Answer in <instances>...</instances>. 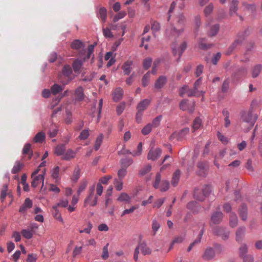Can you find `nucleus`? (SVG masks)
Listing matches in <instances>:
<instances>
[{
    "label": "nucleus",
    "instance_id": "obj_24",
    "mask_svg": "<svg viewBox=\"0 0 262 262\" xmlns=\"http://www.w3.org/2000/svg\"><path fill=\"white\" fill-rule=\"evenodd\" d=\"M75 96L76 100L79 101H82L84 99V95L82 86H79L75 90Z\"/></svg>",
    "mask_w": 262,
    "mask_h": 262
},
{
    "label": "nucleus",
    "instance_id": "obj_47",
    "mask_svg": "<svg viewBox=\"0 0 262 262\" xmlns=\"http://www.w3.org/2000/svg\"><path fill=\"white\" fill-rule=\"evenodd\" d=\"M21 233L24 238L28 239L31 238L33 235V232L31 230L27 229L22 230Z\"/></svg>",
    "mask_w": 262,
    "mask_h": 262
},
{
    "label": "nucleus",
    "instance_id": "obj_58",
    "mask_svg": "<svg viewBox=\"0 0 262 262\" xmlns=\"http://www.w3.org/2000/svg\"><path fill=\"white\" fill-rule=\"evenodd\" d=\"M213 5L212 3H210L204 9V12L205 16H208L210 15L213 11Z\"/></svg>",
    "mask_w": 262,
    "mask_h": 262
},
{
    "label": "nucleus",
    "instance_id": "obj_15",
    "mask_svg": "<svg viewBox=\"0 0 262 262\" xmlns=\"http://www.w3.org/2000/svg\"><path fill=\"white\" fill-rule=\"evenodd\" d=\"M123 91L121 88H116L113 92V99L114 101L118 102L120 101L123 96Z\"/></svg>",
    "mask_w": 262,
    "mask_h": 262
},
{
    "label": "nucleus",
    "instance_id": "obj_14",
    "mask_svg": "<svg viewBox=\"0 0 262 262\" xmlns=\"http://www.w3.org/2000/svg\"><path fill=\"white\" fill-rule=\"evenodd\" d=\"M223 214L221 211L214 212L211 216V221L214 224H220L223 219Z\"/></svg>",
    "mask_w": 262,
    "mask_h": 262
},
{
    "label": "nucleus",
    "instance_id": "obj_59",
    "mask_svg": "<svg viewBox=\"0 0 262 262\" xmlns=\"http://www.w3.org/2000/svg\"><path fill=\"white\" fill-rule=\"evenodd\" d=\"M60 168L58 166H56L52 170V177L56 181L59 179Z\"/></svg>",
    "mask_w": 262,
    "mask_h": 262
},
{
    "label": "nucleus",
    "instance_id": "obj_13",
    "mask_svg": "<svg viewBox=\"0 0 262 262\" xmlns=\"http://www.w3.org/2000/svg\"><path fill=\"white\" fill-rule=\"evenodd\" d=\"M23 154L24 155L23 158L25 159L27 157V160H29L31 159L33 155V151L31 149V144L29 143L26 144L23 150Z\"/></svg>",
    "mask_w": 262,
    "mask_h": 262
},
{
    "label": "nucleus",
    "instance_id": "obj_52",
    "mask_svg": "<svg viewBox=\"0 0 262 262\" xmlns=\"http://www.w3.org/2000/svg\"><path fill=\"white\" fill-rule=\"evenodd\" d=\"M103 139V135L102 134L99 135V136L97 138L94 146V149L95 150H98V149L100 147L101 143L102 142Z\"/></svg>",
    "mask_w": 262,
    "mask_h": 262
},
{
    "label": "nucleus",
    "instance_id": "obj_5",
    "mask_svg": "<svg viewBox=\"0 0 262 262\" xmlns=\"http://www.w3.org/2000/svg\"><path fill=\"white\" fill-rule=\"evenodd\" d=\"M95 184L92 185L88 190V194L84 200L83 205L84 207L89 205L95 206L97 204L98 196L95 194Z\"/></svg>",
    "mask_w": 262,
    "mask_h": 262
},
{
    "label": "nucleus",
    "instance_id": "obj_7",
    "mask_svg": "<svg viewBox=\"0 0 262 262\" xmlns=\"http://www.w3.org/2000/svg\"><path fill=\"white\" fill-rule=\"evenodd\" d=\"M204 93L203 91L195 92L193 89H190L187 85H184L180 90V95L181 97H184L185 95H187L188 97H199Z\"/></svg>",
    "mask_w": 262,
    "mask_h": 262
},
{
    "label": "nucleus",
    "instance_id": "obj_43",
    "mask_svg": "<svg viewBox=\"0 0 262 262\" xmlns=\"http://www.w3.org/2000/svg\"><path fill=\"white\" fill-rule=\"evenodd\" d=\"M71 48L75 50H80L82 48L83 44L79 40H75L71 43Z\"/></svg>",
    "mask_w": 262,
    "mask_h": 262
},
{
    "label": "nucleus",
    "instance_id": "obj_38",
    "mask_svg": "<svg viewBox=\"0 0 262 262\" xmlns=\"http://www.w3.org/2000/svg\"><path fill=\"white\" fill-rule=\"evenodd\" d=\"M64 85L61 86L55 83L51 88V92L53 94L56 95L64 89Z\"/></svg>",
    "mask_w": 262,
    "mask_h": 262
},
{
    "label": "nucleus",
    "instance_id": "obj_49",
    "mask_svg": "<svg viewBox=\"0 0 262 262\" xmlns=\"http://www.w3.org/2000/svg\"><path fill=\"white\" fill-rule=\"evenodd\" d=\"M248 252V246L246 244H242L239 248V255L242 257L246 256V253Z\"/></svg>",
    "mask_w": 262,
    "mask_h": 262
},
{
    "label": "nucleus",
    "instance_id": "obj_20",
    "mask_svg": "<svg viewBox=\"0 0 262 262\" xmlns=\"http://www.w3.org/2000/svg\"><path fill=\"white\" fill-rule=\"evenodd\" d=\"M150 100L147 99H144L141 101L137 105V109L138 111L143 112L146 109L149 105Z\"/></svg>",
    "mask_w": 262,
    "mask_h": 262
},
{
    "label": "nucleus",
    "instance_id": "obj_11",
    "mask_svg": "<svg viewBox=\"0 0 262 262\" xmlns=\"http://www.w3.org/2000/svg\"><path fill=\"white\" fill-rule=\"evenodd\" d=\"M162 153V150L160 148H157L155 149H151L147 155V159L152 161H155L159 158Z\"/></svg>",
    "mask_w": 262,
    "mask_h": 262
},
{
    "label": "nucleus",
    "instance_id": "obj_29",
    "mask_svg": "<svg viewBox=\"0 0 262 262\" xmlns=\"http://www.w3.org/2000/svg\"><path fill=\"white\" fill-rule=\"evenodd\" d=\"M245 39V33L244 32L240 33L237 35L236 38L232 43L234 44L236 47H237L242 43Z\"/></svg>",
    "mask_w": 262,
    "mask_h": 262
},
{
    "label": "nucleus",
    "instance_id": "obj_42",
    "mask_svg": "<svg viewBox=\"0 0 262 262\" xmlns=\"http://www.w3.org/2000/svg\"><path fill=\"white\" fill-rule=\"evenodd\" d=\"M238 2L236 0H233L230 4V13L232 15L234 13H235L237 10V6Z\"/></svg>",
    "mask_w": 262,
    "mask_h": 262
},
{
    "label": "nucleus",
    "instance_id": "obj_40",
    "mask_svg": "<svg viewBox=\"0 0 262 262\" xmlns=\"http://www.w3.org/2000/svg\"><path fill=\"white\" fill-rule=\"evenodd\" d=\"M117 200L120 202L129 203L131 200V198L126 193L122 192L120 194Z\"/></svg>",
    "mask_w": 262,
    "mask_h": 262
},
{
    "label": "nucleus",
    "instance_id": "obj_64",
    "mask_svg": "<svg viewBox=\"0 0 262 262\" xmlns=\"http://www.w3.org/2000/svg\"><path fill=\"white\" fill-rule=\"evenodd\" d=\"M90 135L89 131L88 129H84L80 133L79 136V139L80 140H86L88 139Z\"/></svg>",
    "mask_w": 262,
    "mask_h": 262
},
{
    "label": "nucleus",
    "instance_id": "obj_23",
    "mask_svg": "<svg viewBox=\"0 0 262 262\" xmlns=\"http://www.w3.org/2000/svg\"><path fill=\"white\" fill-rule=\"evenodd\" d=\"M98 18H100L102 23H104L107 18V10L104 7H101L99 9L97 13Z\"/></svg>",
    "mask_w": 262,
    "mask_h": 262
},
{
    "label": "nucleus",
    "instance_id": "obj_34",
    "mask_svg": "<svg viewBox=\"0 0 262 262\" xmlns=\"http://www.w3.org/2000/svg\"><path fill=\"white\" fill-rule=\"evenodd\" d=\"M66 150L65 144L58 145L55 149V154L57 156H61L64 155Z\"/></svg>",
    "mask_w": 262,
    "mask_h": 262
},
{
    "label": "nucleus",
    "instance_id": "obj_50",
    "mask_svg": "<svg viewBox=\"0 0 262 262\" xmlns=\"http://www.w3.org/2000/svg\"><path fill=\"white\" fill-rule=\"evenodd\" d=\"M151 169V166L148 164L143 167L139 171V174L144 176L149 172Z\"/></svg>",
    "mask_w": 262,
    "mask_h": 262
},
{
    "label": "nucleus",
    "instance_id": "obj_27",
    "mask_svg": "<svg viewBox=\"0 0 262 262\" xmlns=\"http://www.w3.org/2000/svg\"><path fill=\"white\" fill-rule=\"evenodd\" d=\"M238 219L234 212H231L229 215V225L231 227L234 228L237 225Z\"/></svg>",
    "mask_w": 262,
    "mask_h": 262
},
{
    "label": "nucleus",
    "instance_id": "obj_28",
    "mask_svg": "<svg viewBox=\"0 0 262 262\" xmlns=\"http://www.w3.org/2000/svg\"><path fill=\"white\" fill-rule=\"evenodd\" d=\"M24 167V164L19 161L15 162L13 167L12 169L11 172L13 174H16L19 172L21 169Z\"/></svg>",
    "mask_w": 262,
    "mask_h": 262
},
{
    "label": "nucleus",
    "instance_id": "obj_45",
    "mask_svg": "<svg viewBox=\"0 0 262 262\" xmlns=\"http://www.w3.org/2000/svg\"><path fill=\"white\" fill-rule=\"evenodd\" d=\"M219 28L220 26L217 24L212 26L208 32V35L210 36H214L216 35L219 30Z\"/></svg>",
    "mask_w": 262,
    "mask_h": 262
},
{
    "label": "nucleus",
    "instance_id": "obj_32",
    "mask_svg": "<svg viewBox=\"0 0 262 262\" xmlns=\"http://www.w3.org/2000/svg\"><path fill=\"white\" fill-rule=\"evenodd\" d=\"M203 233H204V228H203L201 230V231H200L197 238L190 245V246H189V247L188 248V249H187L188 252L190 251L194 245L200 243Z\"/></svg>",
    "mask_w": 262,
    "mask_h": 262
},
{
    "label": "nucleus",
    "instance_id": "obj_62",
    "mask_svg": "<svg viewBox=\"0 0 262 262\" xmlns=\"http://www.w3.org/2000/svg\"><path fill=\"white\" fill-rule=\"evenodd\" d=\"M88 185L87 181H82L79 185L77 190V193L79 195L86 188Z\"/></svg>",
    "mask_w": 262,
    "mask_h": 262
},
{
    "label": "nucleus",
    "instance_id": "obj_36",
    "mask_svg": "<svg viewBox=\"0 0 262 262\" xmlns=\"http://www.w3.org/2000/svg\"><path fill=\"white\" fill-rule=\"evenodd\" d=\"M8 185L7 184H4L1 190V199L2 202H3L6 196L8 195H10V194L9 192H8Z\"/></svg>",
    "mask_w": 262,
    "mask_h": 262
},
{
    "label": "nucleus",
    "instance_id": "obj_19",
    "mask_svg": "<svg viewBox=\"0 0 262 262\" xmlns=\"http://www.w3.org/2000/svg\"><path fill=\"white\" fill-rule=\"evenodd\" d=\"M181 172L179 169L176 170L172 174L171 185L176 187L179 183Z\"/></svg>",
    "mask_w": 262,
    "mask_h": 262
},
{
    "label": "nucleus",
    "instance_id": "obj_26",
    "mask_svg": "<svg viewBox=\"0 0 262 262\" xmlns=\"http://www.w3.org/2000/svg\"><path fill=\"white\" fill-rule=\"evenodd\" d=\"M133 61L128 60L126 61L122 66V69L123 70V73L125 75H129L131 72L132 66Z\"/></svg>",
    "mask_w": 262,
    "mask_h": 262
},
{
    "label": "nucleus",
    "instance_id": "obj_25",
    "mask_svg": "<svg viewBox=\"0 0 262 262\" xmlns=\"http://www.w3.org/2000/svg\"><path fill=\"white\" fill-rule=\"evenodd\" d=\"M76 153L75 151L71 149H69L63 155L61 159L64 160H70L74 158L76 156Z\"/></svg>",
    "mask_w": 262,
    "mask_h": 262
},
{
    "label": "nucleus",
    "instance_id": "obj_54",
    "mask_svg": "<svg viewBox=\"0 0 262 262\" xmlns=\"http://www.w3.org/2000/svg\"><path fill=\"white\" fill-rule=\"evenodd\" d=\"M205 41V40L204 38L200 39V40H199V48L200 49H203V50H207L208 49L210 48L212 45L211 44L205 43L204 42Z\"/></svg>",
    "mask_w": 262,
    "mask_h": 262
},
{
    "label": "nucleus",
    "instance_id": "obj_63",
    "mask_svg": "<svg viewBox=\"0 0 262 262\" xmlns=\"http://www.w3.org/2000/svg\"><path fill=\"white\" fill-rule=\"evenodd\" d=\"M152 60L151 58L148 57L145 59L143 61V66L145 70H147L151 65Z\"/></svg>",
    "mask_w": 262,
    "mask_h": 262
},
{
    "label": "nucleus",
    "instance_id": "obj_9",
    "mask_svg": "<svg viewBox=\"0 0 262 262\" xmlns=\"http://www.w3.org/2000/svg\"><path fill=\"white\" fill-rule=\"evenodd\" d=\"M189 133V128L185 127L179 132L173 133L170 137L171 140L177 139L178 140H182L185 138L186 136Z\"/></svg>",
    "mask_w": 262,
    "mask_h": 262
},
{
    "label": "nucleus",
    "instance_id": "obj_31",
    "mask_svg": "<svg viewBox=\"0 0 262 262\" xmlns=\"http://www.w3.org/2000/svg\"><path fill=\"white\" fill-rule=\"evenodd\" d=\"M46 135L43 132L38 133L33 138V141L35 143H42L45 140Z\"/></svg>",
    "mask_w": 262,
    "mask_h": 262
},
{
    "label": "nucleus",
    "instance_id": "obj_39",
    "mask_svg": "<svg viewBox=\"0 0 262 262\" xmlns=\"http://www.w3.org/2000/svg\"><path fill=\"white\" fill-rule=\"evenodd\" d=\"M52 213L55 218L63 223V221L61 217V214L59 213L58 210L57 209V206H53L52 207Z\"/></svg>",
    "mask_w": 262,
    "mask_h": 262
},
{
    "label": "nucleus",
    "instance_id": "obj_44",
    "mask_svg": "<svg viewBox=\"0 0 262 262\" xmlns=\"http://www.w3.org/2000/svg\"><path fill=\"white\" fill-rule=\"evenodd\" d=\"M133 160L129 158L122 159L120 161V163L122 167L126 169L133 163Z\"/></svg>",
    "mask_w": 262,
    "mask_h": 262
},
{
    "label": "nucleus",
    "instance_id": "obj_56",
    "mask_svg": "<svg viewBox=\"0 0 262 262\" xmlns=\"http://www.w3.org/2000/svg\"><path fill=\"white\" fill-rule=\"evenodd\" d=\"M225 228L222 227H215L213 229V233L217 235L221 236L223 235L224 232H225Z\"/></svg>",
    "mask_w": 262,
    "mask_h": 262
},
{
    "label": "nucleus",
    "instance_id": "obj_46",
    "mask_svg": "<svg viewBox=\"0 0 262 262\" xmlns=\"http://www.w3.org/2000/svg\"><path fill=\"white\" fill-rule=\"evenodd\" d=\"M198 203L195 201H191L187 205V208L193 211V213H197L198 212L196 209Z\"/></svg>",
    "mask_w": 262,
    "mask_h": 262
},
{
    "label": "nucleus",
    "instance_id": "obj_17",
    "mask_svg": "<svg viewBox=\"0 0 262 262\" xmlns=\"http://www.w3.org/2000/svg\"><path fill=\"white\" fill-rule=\"evenodd\" d=\"M32 206V201L29 198L25 199L24 203L20 207L19 212L21 213H24L26 211L31 208Z\"/></svg>",
    "mask_w": 262,
    "mask_h": 262
},
{
    "label": "nucleus",
    "instance_id": "obj_3",
    "mask_svg": "<svg viewBox=\"0 0 262 262\" xmlns=\"http://www.w3.org/2000/svg\"><path fill=\"white\" fill-rule=\"evenodd\" d=\"M94 46L91 45L88 46V53L86 57L83 59L77 58L75 59L72 64V68L75 73H79L83 65V62L88 59L90 58L91 54L93 53Z\"/></svg>",
    "mask_w": 262,
    "mask_h": 262
},
{
    "label": "nucleus",
    "instance_id": "obj_35",
    "mask_svg": "<svg viewBox=\"0 0 262 262\" xmlns=\"http://www.w3.org/2000/svg\"><path fill=\"white\" fill-rule=\"evenodd\" d=\"M198 168L199 170L198 171V174L201 176H204L205 175L206 168L205 164L204 162H200L198 163Z\"/></svg>",
    "mask_w": 262,
    "mask_h": 262
},
{
    "label": "nucleus",
    "instance_id": "obj_22",
    "mask_svg": "<svg viewBox=\"0 0 262 262\" xmlns=\"http://www.w3.org/2000/svg\"><path fill=\"white\" fill-rule=\"evenodd\" d=\"M44 181V176L43 174H39L37 176H35L31 183V186L35 188L40 183H42V185H43Z\"/></svg>",
    "mask_w": 262,
    "mask_h": 262
},
{
    "label": "nucleus",
    "instance_id": "obj_6",
    "mask_svg": "<svg viewBox=\"0 0 262 262\" xmlns=\"http://www.w3.org/2000/svg\"><path fill=\"white\" fill-rule=\"evenodd\" d=\"M222 250L223 248L220 245L215 246V249L208 247L205 249L202 255V258L204 260H209L213 258L216 254L220 253Z\"/></svg>",
    "mask_w": 262,
    "mask_h": 262
},
{
    "label": "nucleus",
    "instance_id": "obj_53",
    "mask_svg": "<svg viewBox=\"0 0 262 262\" xmlns=\"http://www.w3.org/2000/svg\"><path fill=\"white\" fill-rule=\"evenodd\" d=\"M169 187V183L168 181L166 180H163L161 182L159 189L161 191H167Z\"/></svg>",
    "mask_w": 262,
    "mask_h": 262
},
{
    "label": "nucleus",
    "instance_id": "obj_16",
    "mask_svg": "<svg viewBox=\"0 0 262 262\" xmlns=\"http://www.w3.org/2000/svg\"><path fill=\"white\" fill-rule=\"evenodd\" d=\"M246 228L244 227H239L236 231V241L239 243L242 242L245 236Z\"/></svg>",
    "mask_w": 262,
    "mask_h": 262
},
{
    "label": "nucleus",
    "instance_id": "obj_18",
    "mask_svg": "<svg viewBox=\"0 0 262 262\" xmlns=\"http://www.w3.org/2000/svg\"><path fill=\"white\" fill-rule=\"evenodd\" d=\"M167 82V78L165 76H161L156 80L155 88L156 89H160L164 86Z\"/></svg>",
    "mask_w": 262,
    "mask_h": 262
},
{
    "label": "nucleus",
    "instance_id": "obj_12",
    "mask_svg": "<svg viewBox=\"0 0 262 262\" xmlns=\"http://www.w3.org/2000/svg\"><path fill=\"white\" fill-rule=\"evenodd\" d=\"M194 102L192 103V106L189 107V105L188 103V100H183L180 104V108L182 111L188 110L189 113L192 114L194 110Z\"/></svg>",
    "mask_w": 262,
    "mask_h": 262
},
{
    "label": "nucleus",
    "instance_id": "obj_10",
    "mask_svg": "<svg viewBox=\"0 0 262 262\" xmlns=\"http://www.w3.org/2000/svg\"><path fill=\"white\" fill-rule=\"evenodd\" d=\"M187 48V43L185 41L183 42L179 47H177L173 44L172 46V53L174 56H178L179 59L182 55L184 51Z\"/></svg>",
    "mask_w": 262,
    "mask_h": 262
},
{
    "label": "nucleus",
    "instance_id": "obj_61",
    "mask_svg": "<svg viewBox=\"0 0 262 262\" xmlns=\"http://www.w3.org/2000/svg\"><path fill=\"white\" fill-rule=\"evenodd\" d=\"M152 128L150 123H148L142 128L141 132L143 135H147L150 133Z\"/></svg>",
    "mask_w": 262,
    "mask_h": 262
},
{
    "label": "nucleus",
    "instance_id": "obj_60",
    "mask_svg": "<svg viewBox=\"0 0 262 262\" xmlns=\"http://www.w3.org/2000/svg\"><path fill=\"white\" fill-rule=\"evenodd\" d=\"M112 178V176L111 175H107L103 177H101L99 180V183H100L101 185L102 184H105L106 185L108 184V181Z\"/></svg>",
    "mask_w": 262,
    "mask_h": 262
},
{
    "label": "nucleus",
    "instance_id": "obj_33",
    "mask_svg": "<svg viewBox=\"0 0 262 262\" xmlns=\"http://www.w3.org/2000/svg\"><path fill=\"white\" fill-rule=\"evenodd\" d=\"M202 126V119L200 117L196 118L192 124V129L193 132L199 129Z\"/></svg>",
    "mask_w": 262,
    "mask_h": 262
},
{
    "label": "nucleus",
    "instance_id": "obj_2",
    "mask_svg": "<svg viewBox=\"0 0 262 262\" xmlns=\"http://www.w3.org/2000/svg\"><path fill=\"white\" fill-rule=\"evenodd\" d=\"M211 191V186L209 185H204L201 188H195L193 196L199 201H204L209 195Z\"/></svg>",
    "mask_w": 262,
    "mask_h": 262
},
{
    "label": "nucleus",
    "instance_id": "obj_1",
    "mask_svg": "<svg viewBox=\"0 0 262 262\" xmlns=\"http://www.w3.org/2000/svg\"><path fill=\"white\" fill-rule=\"evenodd\" d=\"M256 116H253L250 111H242L241 113L240 122L242 125L246 127L247 131L250 130L257 120Z\"/></svg>",
    "mask_w": 262,
    "mask_h": 262
},
{
    "label": "nucleus",
    "instance_id": "obj_37",
    "mask_svg": "<svg viewBox=\"0 0 262 262\" xmlns=\"http://www.w3.org/2000/svg\"><path fill=\"white\" fill-rule=\"evenodd\" d=\"M248 73V70L245 67H242L239 68L237 72L234 74V76L235 77H243V76H246Z\"/></svg>",
    "mask_w": 262,
    "mask_h": 262
},
{
    "label": "nucleus",
    "instance_id": "obj_21",
    "mask_svg": "<svg viewBox=\"0 0 262 262\" xmlns=\"http://www.w3.org/2000/svg\"><path fill=\"white\" fill-rule=\"evenodd\" d=\"M238 213L241 219L243 221H246L247 219V208L245 205L243 204L238 209Z\"/></svg>",
    "mask_w": 262,
    "mask_h": 262
},
{
    "label": "nucleus",
    "instance_id": "obj_8",
    "mask_svg": "<svg viewBox=\"0 0 262 262\" xmlns=\"http://www.w3.org/2000/svg\"><path fill=\"white\" fill-rule=\"evenodd\" d=\"M62 74L63 76L65 77V78H66V80H60V81L62 83L63 85H65L68 84L73 79L71 76L72 74V70L71 67L69 65L64 66L62 69Z\"/></svg>",
    "mask_w": 262,
    "mask_h": 262
},
{
    "label": "nucleus",
    "instance_id": "obj_48",
    "mask_svg": "<svg viewBox=\"0 0 262 262\" xmlns=\"http://www.w3.org/2000/svg\"><path fill=\"white\" fill-rule=\"evenodd\" d=\"M115 189L117 191H121L123 188L122 180L119 179H115L114 181Z\"/></svg>",
    "mask_w": 262,
    "mask_h": 262
},
{
    "label": "nucleus",
    "instance_id": "obj_55",
    "mask_svg": "<svg viewBox=\"0 0 262 262\" xmlns=\"http://www.w3.org/2000/svg\"><path fill=\"white\" fill-rule=\"evenodd\" d=\"M150 78V76L149 72H148L143 76L142 80V85L143 86L145 87L148 84Z\"/></svg>",
    "mask_w": 262,
    "mask_h": 262
},
{
    "label": "nucleus",
    "instance_id": "obj_4",
    "mask_svg": "<svg viewBox=\"0 0 262 262\" xmlns=\"http://www.w3.org/2000/svg\"><path fill=\"white\" fill-rule=\"evenodd\" d=\"M185 24V18L183 14H180L177 17V24L176 26L171 29V30H167V34H169L171 32H172V34L174 36H178L181 33H182L184 29Z\"/></svg>",
    "mask_w": 262,
    "mask_h": 262
},
{
    "label": "nucleus",
    "instance_id": "obj_30",
    "mask_svg": "<svg viewBox=\"0 0 262 262\" xmlns=\"http://www.w3.org/2000/svg\"><path fill=\"white\" fill-rule=\"evenodd\" d=\"M139 246L140 248V250L143 255H149L151 253V249L145 243H140Z\"/></svg>",
    "mask_w": 262,
    "mask_h": 262
},
{
    "label": "nucleus",
    "instance_id": "obj_41",
    "mask_svg": "<svg viewBox=\"0 0 262 262\" xmlns=\"http://www.w3.org/2000/svg\"><path fill=\"white\" fill-rule=\"evenodd\" d=\"M262 69V66L260 64H257L255 66L253 69L252 72V76L253 78H255L257 77L260 73L261 72Z\"/></svg>",
    "mask_w": 262,
    "mask_h": 262
},
{
    "label": "nucleus",
    "instance_id": "obj_51",
    "mask_svg": "<svg viewBox=\"0 0 262 262\" xmlns=\"http://www.w3.org/2000/svg\"><path fill=\"white\" fill-rule=\"evenodd\" d=\"M162 119V116L159 115L154 119V120L152 121V123H150V125H151V126L153 128H156L158 127L160 124V122Z\"/></svg>",
    "mask_w": 262,
    "mask_h": 262
},
{
    "label": "nucleus",
    "instance_id": "obj_57",
    "mask_svg": "<svg viewBox=\"0 0 262 262\" xmlns=\"http://www.w3.org/2000/svg\"><path fill=\"white\" fill-rule=\"evenodd\" d=\"M58 132V127L56 125H54L50 128L49 135L50 138L55 137Z\"/></svg>",
    "mask_w": 262,
    "mask_h": 262
}]
</instances>
